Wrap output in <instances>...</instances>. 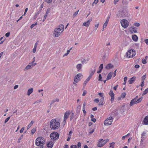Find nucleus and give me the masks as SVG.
<instances>
[{"instance_id": "f257e3e1", "label": "nucleus", "mask_w": 148, "mask_h": 148, "mask_svg": "<svg viewBox=\"0 0 148 148\" xmlns=\"http://www.w3.org/2000/svg\"><path fill=\"white\" fill-rule=\"evenodd\" d=\"M60 122L55 119H52L50 121V126L51 128L53 130L58 129L60 127Z\"/></svg>"}, {"instance_id": "f03ea898", "label": "nucleus", "mask_w": 148, "mask_h": 148, "mask_svg": "<svg viewBox=\"0 0 148 148\" xmlns=\"http://www.w3.org/2000/svg\"><path fill=\"white\" fill-rule=\"evenodd\" d=\"M64 26L63 25H59L58 28L55 29L53 33V36L55 37H58L64 31Z\"/></svg>"}, {"instance_id": "7ed1b4c3", "label": "nucleus", "mask_w": 148, "mask_h": 148, "mask_svg": "<svg viewBox=\"0 0 148 148\" xmlns=\"http://www.w3.org/2000/svg\"><path fill=\"white\" fill-rule=\"evenodd\" d=\"M45 144V141L43 138L42 137H38L35 140V144L38 146L42 147Z\"/></svg>"}, {"instance_id": "20e7f679", "label": "nucleus", "mask_w": 148, "mask_h": 148, "mask_svg": "<svg viewBox=\"0 0 148 148\" xmlns=\"http://www.w3.org/2000/svg\"><path fill=\"white\" fill-rule=\"evenodd\" d=\"M103 140L102 139H100L99 140L97 144L98 147H102L109 141L108 139L104 140Z\"/></svg>"}, {"instance_id": "39448f33", "label": "nucleus", "mask_w": 148, "mask_h": 148, "mask_svg": "<svg viewBox=\"0 0 148 148\" xmlns=\"http://www.w3.org/2000/svg\"><path fill=\"white\" fill-rule=\"evenodd\" d=\"M59 134L57 132H53L50 134L51 138L53 140H56L59 138Z\"/></svg>"}, {"instance_id": "423d86ee", "label": "nucleus", "mask_w": 148, "mask_h": 148, "mask_svg": "<svg viewBox=\"0 0 148 148\" xmlns=\"http://www.w3.org/2000/svg\"><path fill=\"white\" fill-rule=\"evenodd\" d=\"M126 54L128 58H131L135 55L136 52L134 49H130L128 51Z\"/></svg>"}, {"instance_id": "0eeeda50", "label": "nucleus", "mask_w": 148, "mask_h": 148, "mask_svg": "<svg viewBox=\"0 0 148 148\" xmlns=\"http://www.w3.org/2000/svg\"><path fill=\"white\" fill-rule=\"evenodd\" d=\"M113 118L112 117L108 118L104 121V124L105 125H109L112 124Z\"/></svg>"}, {"instance_id": "6e6552de", "label": "nucleus", "mask_w": 148, "mask_h": 148, "mask_svg": "<svg viewBox=\"0 0 148 148\" xmlns=\"http://www.w3.org/2000/svg\"><path fill=\"white\" fill-rule=\"evenodd\" d=\"M121 24L122 27L124 28H126L129 25L128 21L126 20H122L121 21Z\"/></svg>"}, {"instance_id": "1a4fd4ad", "label": "nucleus", "mask_w": 148, "mask_h": 148, "mask_svg": "<svg viewBox=\"0 0 148 148\" xmlns=\"http://www.w3.org/2000/svg\"><path fill=\"white\" fill-rule=\"evenodd\" d=\"M70 114V111H68L65 112L64 116L63 123L65 124L66 123V120L68 118Z\"/></svg>"}, {"instance_id": "9d476101", "label": "nucleus", "mask_w": 148, "mask_h": 148, "mask_svg": "<svg viewBox=\"0 0 148 148\" xmlns=\"http://www.w3.org/2000/svg\"><path fill=\"white\" fill-rule=\"evenodd\" d=\"M82 75L81 73H78L75 77L74 81L75 83H77L81 79L80 77L82 76Z\"/></svg>"}, {"instance_id": "9b49d317", "label": "nucleus", "mask_w": 148, "mask_h": 148, "mask_svg": "<svg viewBox=\"0 0 148 148\" xmlns=\"http://www.w3.org/2000/svg\"><path fill=\"white\" fill-rule=\"evenodd\" d=\"M109 95L111 97L110 101L111 103H113L114 99V94L113 91L111 90L109 93Z\"/></svg>"}, {"instance_id": "f8f14e48", "label": "nucleus", "mask_w": 148, "mask_h": 148, "mask_svg": "<svg viewBox=\"0 0 148 148\" xmlns=\"http://www.w3.org/2000/svg\"><path fill=\"white\" fill-rule=\"evenodd\" d=\"M36 63H34L33 62L30 63L29 64L27 65L25 68V70H28L32 69L33 66L36 65Z\"/></svg>"}, {"instance_id": "ddd939ff", "label": "nucleus", "mask_w": 148, "mask_h": 148, "mask_svg": "<svg viewBox=\"0 0 148 148\" xmlns=\"http://www.w3.org/2000/svg\"><path fill=\"white\" fill-rule=\"evenodd\" d=\"M95 71L96 70L95 69L93 70H92V69H91L89 72L90 75L88 77L90 79L95 73Z\"/></svg>"}, {"instance_id": "4468645a", "label": "nucleus", "mask_w": 148, "mask_h": 148, "mask_svg": "<svg viewBox=\"0 0 148 148\" xmlns=\"http://www.w3.org/2000/svg\"><path fill=\"white\" fill-rule=\"evenodd\" d=\"M91 21V19H90L87 22L84 23L83 24V25L86 27H88L89 26L90 23Z\"/></svg>"}, {"instance_id": "2eb2a0df", "label": "nucleus", "mask_w": 148, "mask_h": 148, "mask_svg": "<svg viewBox=\"0 0 148 148\" xmlns=\"http://www.w3.org/2000/svg\"><path fill=\"white\" fill-rule=\"evenodd\" d=\"M54 145V143L52 141H49L47 144V146L49 148H51Z\"/></svg>"}, {"instance_id": "dca6fc26", "label": "nucleus", "mask_w": 148, "mask_h": 148, "mask_svg": "<svg viewBox=\"0 0 148 148\" xmlns=\"http://www.w3.org/2000/svg\"><path fill=\"white\" fill-rule=\"evenodd\" d=\"M137 103L136 99H134L130 101V107H131V106H133L134 104Z\"/></svg>"}, {"instance_id": "f3484780", "label": "nucleus", "mask_w": 148, "mask_h": 148, "mask_svg": "<svg viewBox=\"0 0 148 148\" xmlns=\"http://www.w3.org/2000/svg\"><path fill=\"white\" fill-rule=\"evenodd\" d=\"M136 77H133L131 78L129 80L128 82L130 84H131L133 83L135 81L136 79Z\"/></svg>"}, {"instance_id": "a211bd4d", "label": "nucleus", "mask_w": 148, "mask_h": 148, "mask_svg": "<svg viewBox=\"0 0 148 148\" xmlns=\"http://www.w3.org/2000/svg\"><path fill=\"white\" fill-rule=\"evenodd\" d=\"M143 122L144 125H148V115L145 117Z\"/></svg>"}, {"instance_id": "6ab92c4d", "label": "nucleus", "mask_w": 148, "mask_h": 148, "mask_svg": "<svg viewBox=\"0 0 148 148\" xmlns=\"http://www.w3.org/2000/svg\"><path fill=\"white\" fill-rule=\"evenodd\" d=\"M76 68L77 69V70L78 71H79L81 70L82 68V65L81 64H78L76 65Z\"/></svg>"}, {"instance_id": "aec40b11", "label": "nucleus", "mask_w": 148, "mask_h": 148, "mask_svg": "<svg viewBox=\"0 0 148 148\" xmlns=\"http://www.w3.org/2000/svg\"><path fill=\"white\" fill-rule=\"evenodd\" d=\"M103 68V64H101L99 67V70H98V71H97V73H100Z\"/></svg>"}, {"instance_id": "412c9836", "label": "nucleus", "mask_w": 148, "mask_h": 148, "mask_svg": "<svg viewBox=\"0 0 148 148\" xmlns=\"http://www.w3.org/2000/svg\"><path fill=\"white\" fill-rule=\"evenodd\" d=\"M104 101V98H101L100 99V101L99 103V106H103V105L104 103L103 102Z\"/></svg>"}, {"instance_id": "4be33fe9", "label": "nucleus", "mask_w": 148, "mask_h": 148, "mask_svg": "<svg viewBox=\"0 0 148 148\" xmlns=\"http://www.w3.org/2000/svg\"><path fill=\"white\" fill-rule=\"evenodd\" d=\"M113 67V66L112 64H108L106 65V68L107 69H109L112 68Z\"/></svg>"}, {"instance_id": "5701e85b", "label": "nucleus", "mask_w": 148, "mask_h": 148, "mask_svg": "<svg viewBox=\"0 0 148 148\" xmlns=\"http://www.w3.org/2000/svg\"><path fill=\"white\" fill-rule=\"evenodd\" d=\"M132 40L135 42H136L138 40V37L136 35H134L132 36Z\"/></svg>"}, {"instance_id": "b1692460", "label": "nucleus", "mask_w": 148, "mask_h": 148, "mask_svg": "<svg viewBox=\"0 0 148 148\" xmlns=\"http://www.w3.org/2000/svg\"><path fill=\"white\" fill-rule=\"evenodd\" d=\"M112 73L110 72L108 74L106 77V80H108L110 79L112 76Z\"/></svg>"}, {"instance_id": "393cba45", "label": "nucleus", "mask_w": 148, "mask_h": 148, "mask_svg": "<svg viewBox=\"0 0 148 148\" xmlns=\"http://www.w3.org/2000/svg\"><path fill=\"white\" fill-rule=\"evenodd\" d=\"M33 92V89L32 88H31L29 89L28 90L27 92V95L29 96Z\"/></svg>"}, {"instance_id": "a878e982", "label": "nucleus", "mask_w": 148, "mask_h": 148, "mask_svg": "<svg viewBox=\"0 0 148 148\" xmlns=\"http://www.w3.org/2000/svg\"><path fill=\"white\" fill-rule=\"evenodd\" d=\"M81 108V106L80 105L78 106L76 109V112L77 113H78L79 112L80 109Z\"/></svg>"}, {"instance_id": "bb28decb", "label": "nucleus", "mask_w": 148, "mask_h": 148, "mask_svg": "<svg viewBox=\"0 0 148 148\" xmlns=\"http://www.w3.org/2000/svg\"><path fill=\"white\" fill-rule=\"evenodd\" d=\"M90 79L88 77H87V78L85 80V81L84 82V86H85L86 85V84L90 80Z\"/></svg>"}, {"instance_id": "cd10ccee", "label": "nucleus", "mask_w": 148, "mask_h": 148, "mask_svg": "<svg viewBox=\"0 0 148 148\" xmlns=\"http://www.w3.org/2000/svg\"><path fill=\"white\" fill-rule=\"evenodd\" d=\"M90 117L91 119V120L94 123H95L96 122V120L95 118H94V116L93 115L91 114L90 115Z\"/></svg>"}, {"instance_id": "c85d7f7f", "label": "nucleus", "mask_w": 148, "mask_h": 148, "mask_svg": "<svg viewBox=\"0 0 148 148\" xmlns=\"http://www.w3.org/2000/svg\"><path fill=\"white\" fill-rule=\"evenodd\" d=\"M137 28L134 27H132V31L134 32V33H136L137 32Z\"/></svg>"}, {"instance_id": "c756f323", "label": "nucleus", "mask_w": 148, "mask_h": 148, "mask_svg": "<svg viewBox=\"0 0 148 148\" xmlns=\"http://www.w3.org/2000/svg\"><path fill=\"white\" fill-rule=\"evenodd\" d=\"M74 117V114L73 112L72 113L70 117V120L71 121Z\"/></svg>"}, {"instance_id": "7c9ffc66", "label": "nucleus", "mask_w": 148, "mask_h": 148, "mask_svg": "<svg viewBox=\"0 0 148 148\" xmlns=\"http://www.w3.org/2000/svg\"><path fill=\"white\" fill-rule=\"evenodd\" d=\"M148 92V88L146 89L143 92V93L142 94V95L143 96L144 95L146 94Z\"/></svg>"}, {"instance_id": "2f4dec72", "label": "nucleus", "mask_w": 148, "mask_h": 148, "mask_svg": "<svg viewBox=\"0 0 148 148\" xmlns=\"http://www.w3.org/2000/svg\"><path fill=\"white\" fill-rule=\"evenodd\" d=\"M115 143L114 142H112L110 143V147L112 148H114V145Z\"/></svg>"}, {"instance_id": "473e14b6", "label": "nucleus", "mask_w": 148, "mask_h": 148, "mask_svg": "<svg viewBox=\"0 0 148 148\" xmlns=\"http://www.w3.org/2000/svg\"><path fill=\"white\" fill-rule=\"evenodd\" d=\"M126 93L125 92H123V93H122L121 95V98H125V96H126Z\"/></svg>"}, {"instance_id": "72a5a7b5", "label": "nucleus", "mask_w": 148, "mask_h": 148, "mask_svg": "<svg viewBox=\"0 0 148 148\" xmlns=\"http://www.w3.org/2000/svg\"><path fill=\"white\" fill-rule=\"evenodd\" d=\"M146 77V75L145 74L141 78V80L142 81H144V80Z\"/></svg>"}, {"instance_id": "f704fd0d", "label": "nucleus", "mask_w": 148, "mask_h": 148, "mask_svg": "<svg viewBox=\"0 0 148 148\" xmlns=\"http://www.w3.org/2000/svg\"><path fill=\"white\" fill-rule=\"evenodd\" d=\"M143 99V97H140L136 100V102L137 103H140L141 101Z\"/></svg>"}, {"instance_id": "c9c22d12", "label": "nucleus", "mask_w": 148, "mask_h": 148, "mask_svg": "<svg viewBox=\"0 0 148 148\" xmlns=\"http://www.w3.org/2000/svg\"><path fill=\"white\" fill-rule=\"evenodd\" d=\"M127 79V77H125L124 78V82L123 83V85H125L126 82V81Z\"/></svg>"}, {"instance_id": "e433bc0d", "label": "nucleus", "mask_w": 148, "mask_h": 148, "mask_svg": "<svg viewBox=\"0 0 148 148\" xmlns=\"http://www.w3.org/2000/svg\"><path fill=\"white\" fill-rule=\"evenodd\" d=\"M108 22H107L106 21H105V22L104 23L103 25V29L105 28L106 27Z\"/></svg>"}, {"instance_id": "4c0bfd02", "label": "nucleus", "mask_w": 148, "mask_h": 148, "mask_svg": "<svg viewBox=\"0 0 148 148\" xmlns=\"http://www.w3.org/2000/svg\"><path fill=\"white\" fill-rule=\"evenodd\" d=\"M36 132V129L35 128H33L31 131V133L33 134Z\"/></svg>"}, {"instance_id": "58836bf2", "label": "nucleus", "mask_w": 148, "mask_h": 148, "mask_svg": "<svg viewBox=\"0 0 148 148\" xmlns=\"http://www.w3.org/2000/svg\"><path fill=\"white\" fill-rule=\"evenodd\" d=\"M10 116H9L7 118H6L5 120L4 123H6L10 119Z\"/></svg>"}, {"instance_id": "ea45409f", "label": "nucleus", "mask_w": 148, "mask_h": 148, "mask_svg": "<svg viewBox=\"0 0 148 148\" xmlns=\"http://www.w3.org/2000/svg\"><path fill=\"white\" fill-rule=\"evenodd\" d=\"M37 24V23H33V24H32L31 25V26H30L31 28H32H32L34 26H35V25H36Z\"/></svg>"}, {"instance_id": "a19ab883", "label": "nucleus", "mask_w": 148, "mask_h": 148, "mask_svg": "<svg viewBox=\"0 0 148 148\" xmlns=\"http://www.w3.org/2000/svg\"><path fill=\"white\" fill-rule=\"evenodd\" d=\"M110 14H108V16L107 18V19L106 21L107 22H108L109 21V19L110 18Z\"/></svg>"}, {"instance_id": "79ce46f5", "label": "nucleus", "mask_w": 148, "mask_h": 148, "mask_svg": "<svg viewBox=\"0 0 148 148\" xmlns=\"http://www.w3.org/2000/svg\"><path fill=\"white\" fill-rule=\"evenodd\" d=\"M39 13L38 12L35 14V15L34 16V19H35L39 15Z\"/></svg>"}, {"instance_id": "37998d69", "label": "nucleus", "mask_w": 148, "mask_h": 148, "mask_svg": "<svg viewBox=\"0 0 148 148\" xmlns=\"http://www.w3.org/2000/svg\"><path fill=\"white\" fill-rule=\"evenodd\" d=\"M81 62L83 64L87 63L85 59H84L83 60H82Z\"/></svg>"}, {"instance_id": "c03bdc74", "label": "nucleus", "mask_w": 148, "mask_h": 148, "mask_svg": "<svg viewBox=\"0 0 148 148\" xmlns=\"http://www.w3.org/2000/svg\"><path fill=\"white\" fill-rule=\"evenodd\" d=\"M102 77L101 76V74H99V80L100 81H102Z\"/></svg>"}, {"instance_id": "a18cd8bd", "label": "nucleus", "mask_w": 148, "mask_h": 148, "mask_svg": "<svg viewBox=\"0 0 148 148\" xmlns=\"http://www.w3.org/2000/svg\"><path fill=\"white\" fill-rule=\"evenodd\" d=\"M134 25L136 27H138L140 26V24L138 23H135L134 24Z\"/></svg>"}, {"instance_id": "49530a36", "label": "nucleus", "mask_w": 148, "mask_h": 148, "mask_svg": "<svg viewBox=\"0 0 148 148\" xmlns=\"http://www.w3.org/2000/svg\"><path fill=\"white\" fill-rule=\"evenodd\" d=\"M41 101H42V100H41V99L38 100H37V101H36L35 102V103H34L33 104H35L36 103H40V102H41Z\"/></svg>"}, {"instance_id": "de8ad7c7", "label": "nucleus", "mask_w": 148, "mask_h": 148, "mask_svg": "<svg viewBox=\"0 0 148 148\" xmlns=\"http://www.w3.org/2000/svg\"><path fill=\"white\" fill-rule=\"evenodd\" d=\"M146 133L145 132H143V133H142L141 134V136H142V137H143V136H145L146 135Z\"/></svg>"}, {"instance_id": "09e8293b", "label": "nucleus", "mask_w": 148, "mask_h": 148, "mask_svg": "<svg viewBox=\"0 0 148 148\" xmlns=\"http://www.w3.org/2000/svg\"><path fill=\"white\" fill-rule=\"evenodd\" d=\"M78 12H79V10L75 12V13L73 14V17H75V16H76Z\"/></svg>"}, {"instance_id": "8fccbe9b", "label": "nucleus", "mask_w": 148, "mask_h": 148, "mask_svg": "<svg viewBox=\"0 0 148 148\" xmlns=\"http://www.w3.org/2000/svg\"><path fill=\"white\" fill-rule=\"evenodd\" d=\"M81 143L80 142H79L77 143V147L78 148H80L81 147Z\"/></svg>"}, {"instance_id": "3c124183", "label": "nucleus", "mask_w": 148, "mask_h": 148, "mask_svg": "<svg viewBox=\"0 0 148 148\" xmlns=\"http://www.w3.org/2000/svg\"><path fill=\"white\" fill-rule=\"evenodd\" d=\"M142 62L144 64H146L147 62L146 60L143 59L142 61Z\"/></svg>"}, {"instance_id": "603ef678", "label": "nucleus", "mask_w": 148, "mask_h": 148, "mask_svg": "<svg viewBox=\"0 0 148 148\" xmlns=\"http://www.w3.org/2000/svg\"><path fill=\"white\" fill-rule=\"evenodd\" d=\"M99 24L98 23L95 25V30H96L97 29L99 26Z\"/></svg>"}, {"instance_id": "864d4df0", "label": "nucleus", "mask_w": 148, "mask_h": 148, "mask_svg": "<svg viewBox=\"0 0 148 148\" xmlns=\"http://www.w3.org/2000/svg\"><path fill=\"white\" fill-rule=\"evenodd\" d=\"M99 96L101 97V98L104 97L103 96V93L101 92H99L98 94Z\"/></svg>"}, {"instance_id": "5fc2aeb1", "label": "nucleus", "mask_w": 148, "mask_h": 148, "mask_svg": "<svg viewBox=\"0 0 148 148\" xmlns=\"http://www.w3.org/2000/svg\"><path fill=\"white\" fill-rule=\"evenodd\" d=\"M116 70L113 73H112V74H113L112 76L113 77H115L116 75Z\"/></svg>"}, {"instance_id": "6e6d98bb", "label": "nucleus", "mask_w": 148, "mask_h": 148, "mask_svg": "<svg viewBox=\"0 0 148 148\" xmlns=\"http://www.w3.org/2000/svg\"><path fill=\"white\" fill-rule=\"evenodd\" d=\"M94 101L96 103H97L99 102V101L98 99L97 98L95 99V100H94Z\"/></svg>"}, {"instance_id": "4d7b16f0", "label": "nucleus", "mask_w": 148, "mask_h": 148, "mask_svg": "<svg viewBox=\"0 0 148 148\" xmlns=\"http://www.w3.org/2000/svg\"><path fill=\"white\" fill-rule=\"evenodd\" d=\"M98 2V0H94V1L93 2V4H96Z\"/></svg>"}, {"instance_id": "13d9d810", "label": "nucleus", "mask_w": 148, "mask_h": 148, "mask_svg": "<svg viewBox=\"0 0 148 148\" xmlns=\"http://www.w3.org/2000/svg\"><path fill=\"white\" fill-rule=\"evenodd\" d=\"M86 91L85 90H84L83 92V94H82V96H84L86 95Z\"/></svg>"}, {"instance_id": "bf43d9fd", "label": "nucleus", "mask_w": 148, "mask_h": 148, "mask_svg": "<svg viewBox=\"0 0 148 148\" xmlns=\"http://www.w3.org/2000/svg\"><path fill=\"white\" fill-rule=\"evenodd\" d=\"M122 3L123 4H128V2L127 1H122Z\"/></svg>"}, {"instance_id": "052dcab7", "label": "nucleus", "mask_w": 148, "mask_h": 148, "mask_svg": "<svg viewBox=\"0 0 148 148\" xmlns=\"http://www.w3.org/2000/svg\"><path fill=\"white\" fill-rule=\"evenodd\" d=\"M25 129L24 127H23L20 130V132L21 133L23 132L24 129Z\"/></svg>"}, {"instance_id": "680f3d73", "label": "nucleus", "mask_w": 148, "mask_h": 148, "mask_svg": "<svg viewBox=\"0 0 148 148\" xmlns=\"http://www.w3.org/2000/svg\"><path fill=\"white\" fill-rule=\"evenodd\" d=\"M36 48L37 47H34V48L33 49V52L34 53H35L36 52Z\"/></svg>"}, {"instance_id": "e2e57ef3", "label": "nucleus", "mask_w": 148, "mask_h": 148, "mask_svg": "<svg viewBox=\"0 0 148 148\" xmlns=\"http://www.w3.org/2000/svg\"><path fill=\"white\" fill-rule=\"evenodd\" d=\"M10 32H7V33L5 34V36L7 37H8L9 36H10Z\"/></svg>"}, {"instance_id": "0e129e2a", "label": "nucleus", "mask_w": 148, "mask_h": 148, "mask_svg": "<svg viewBox=\"0 0 148 148\" xmlns=\"http://www.w3.org/2000/svg\"><path fill=\"white\" fill-rule=\"evenodd\" d=\"M45 1L47 3H49L52 1V0H45Z\"/></svg>"}, {"instance_id": "69168bd1", "label": "nucleus", "mask_w": 148, "mask_h": 148, "mask_svg": "<svg viewBox=\"0 0 148 148\" xmlns=\"http://www.w3.org/2000/svg\"><path fill=\"white\" fill-rule=\"evenodd\" d=\"M144 81H142V83L140 85V86L142 87H143L144 86Z\"/></svg>"}, {"instance_id": "338daca9", "label": "nucleus", "mask_w": 148, "mask_h": 148, "mask_svg": "<svg viewBox=\"0 0 148 148\" xmlns=\"http://www.w3.org/2000/svg\"><path fill=\"white\" fill-rule=\"evenodd\" d=\"M145 42L148 45V39H146L145 40Z\"/></svg>"}, {"instance_id": "774afa93", "label": "nucleus", "mask_w": 148, "mask_h": 148, "mask_svg": "<svg viewBox=\"0 0 148 148\" xmlns=\"http://www.w3.org/2000/svg\"><path fill=\"white\" fill-rule=\"evenodd\" d=\"M140 66L138 64H136L134 66V67L136 69L138 68Z\"/></svg>"}]
</instances>
